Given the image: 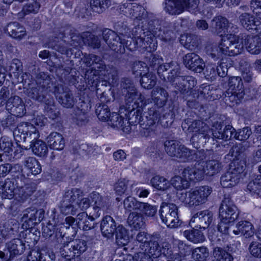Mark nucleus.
I'll return each instance as SVG.
<instances>
[{
    "instance_id": "43",
    "label": "nucleus",
    "mask_w": 261,
    "mask_h": 261,
    "mask_svg": "<svg viewBox=\"0 0 261 261\" xmlns=\"http://www.w3.org/2000/svg\"><path fill=\"white\" fill-rule=\"evenodd\" d=\"M44 109L45 111L46 115L48 117L54 120L56 119L59 115V112L57 109L55 105L54 99L53 97L49 96L46 99L44 100Z\"/></svg>"
},
{
    "instance_id": "31",
    "label": "nucleus",
    "mask_w": 261,
    "mask_h": 261,
    "mask_svg": "<svg viewBox=\"0 0 261 261\" xmlns=\"http://www.w3.org/2000/svg\"><path fill=\"white\" fill-rule=\"evenodd\" d=\"M30 128L34 129V126L31 124L23 123L14 129L13 136L17 144L26 142L25 137L27 133H29Z\"/></svg>"
},
{
    "instance_id": "47",
    "label": "nucleus",
    "mask_w": 261,
    "mask_h": 261,
    "mask_svg": "<svg viewBox=\"0 0 261 261\" xmlns=\"http://www.w3.org/2000/svg\"><path fill=\"white\" fill-rule=\"evenodd\" d=\"M84 196V192L82 190L77 188H72L65 191L63 198L65 200L73 203L80 199Z\"/></svg>"
},
{
    "instance_id": "8",
    "label": "nucleus",
    "mask_w": 261,
    "mask_h": 261,
    "mask_svg": "<svg viewBox=\"0 0 261 261\" xmlns=\"http://www.w3.org/2000/svg\"><path fill=\"white\" fill-rule=\"evenodd\" d=\"M103 40L113 50L119 54L125 52V47L127 48L128 40H126L116 32L109 29H105L102 31Z\"/></svg>"
},
{
    "instance_id": "21",
    "label": "nucleus",
    "mask_w": 261,
    "mask_h": 261,
    "mask_svg": "<svg viewBox=\"0 0 261 261\" xmlns=\"http://www.w3.org/2000/svg\"><path fill=\"white\" fill-rule=\"evenodd\" d=\"M115 220L110 216H105L100 223V230L102 235L108 239L112 238L117 229Z\"/></svg>"
},
{
    "instance_id": "18",
    "label": "nucleus",
    "mask_w": 261,
    "mask_h": 261,
    "mask_svg": "<svg viewBox=\"0 0 261 261\" xmlns=\"http://www.w3.org/2000/svg\"><path fill=\"white\" fill-rule=\"evenodd\" d=\"M232 231L234 235H243L246 238L252 237L254 233V228L253 225L247 221H239L235 226L229 227V232Z\"/></svg>"
},
{
    "instance_id": "62",
    "label": "nucleus",
    "mask_w": 261,
    "mask_h": 261,
    "mask_svg": "<svg viewBox=\"0 0 261 261\" xmlns=\"http://www.w3.org/2000/svg\"><path fill=\"white\" fill-rule=\"evenodd\" d=\"M156 76L151 73L144 74L140 80L141 86L145 89H151L156 84Z\"/></svg>"
},
{
    "instance_id": "6",
    "label": "nucleus",
    "mask_w": 261,
    "mask_h": 261,
    "mask_svg": "<svg viewBox=\"0 0 261 261\" xmlns=\"http://www.w3.org/2000/svg\"><path fill=\"white\" fill-rule=\"evenodd\" d=\"M245 169L243 162L235 161L229 165L228 171L221 177L220 184L224 188H230L236 186L239 182Z\"/></svg>"
},
{
    "instance_id": "54",
    "label": "nucleus",
    "mask_w": 261,
    "mask_h": 261,
    "mask_svg": "<svg viewBox=\"0 0 261 261\" xmlns=\"http://www.w3.org/2000/svg\"><path fill=\"white\" fill-rule=\"evenodd\" d=\"M72 203L62 198L59 206L61 213L64 215H75L77 212L78 208Z\"/></svg>"
},
{
    "instance_id": "34",
    "label": "nucleus",
    "mask_w": 261,
    "mask_h": 261,
    "mask_svg": "<svg viewBox=\"0 0 261 261\" xmlns=\"http://www.w3.org/2000/svg\"><path fill=\"white\" fill-rule=\"evenodd\" d=\"M159 115V112L154 108L148 109V111L143 116L141 125L152 126L156 122Z\"/></svg>"
},
{
    "instance_id": "28",
    "label": "nucleus",
    "mask_w": 261,
    "mask_h": 261,
    "mask_svg": "<svg viewBox=\"0 0 261 261\" xmlns=\"http://www.w3.org/2000/svg\"><path fill=\"white\" fill-rule=\"evenodd\" d=\"M5 32L12 38L18 40L21 39L26 35L24 28L17 22L8 23L5 28Z\"/></svg>"
},
{
    "instance_id": "44",
    "label": "nucleus",
    "mask_w": 261,
    "mask_h": 261,
    "mask_svg": "<svg viewBox=\"0 0 261 261\" xmlns=\"http://www.w3.org/2000/svg\"><path fill=\"white\" fill-rule=\"evenodd\" d=\"M30 148H31L33 152L38 156H46L48 153V147L41 140H36L33 145H30Z\"/></svg>"
},
{
    "instance_id": "35",
    "label": "nucleus",
    "mask_w": 261,
    "mask_h": 261,
    "mask_svg": "<svg viewBox=\"0 0 261 261\" xmlns=\"http://www.w3.org/2000/svg\"><path fill=\"white\" fill-rule=\"evenodd\" d=\"M116 243L119 246L126 245L129 241L128 230L122 225H119L115 231Z\"/></svg>"
},
{
    "instance_id": "20",
    "label": "nucleus",
    "mask_w": 261,
    "mask_h": 261,
    "mask_svg": "<svg viewBox=\"0 0 261 261\" xmlns=\"http://www.w3.org/2000/svg\"><path fill=\"white\" fill-rule=\"evenodd\" d=\"M239 20L241 25L247 30L258 31L261 30L260 21L256 20L254 16L250 13H242L239 17Z\"/></svg>"
},
{
    "instance_id": "33",
    "label": "nucleus",
    "mask_w": 261,
    "mask_h": 261,
    "mask_svg": "<svg viewBox=\"0 0 261 261\" xmlns=\"http://www.w3.org/2000/svg\"><path fill=\"white\" fill-rule=\"evenodd\" d=\"M151 98L156 106L162 107L168 100V93L165 89L156 87L151 91Z\"/></svg>"
},
{
    "instance_id": "1",
    "label": "nucleus",
    "mask_w": 261,
    "mask_h": 261,
    "mask_svg": "<svg viewBox=\"0 0 261 261\" xmlns=\"http://www.w3.org/2000/svg\"><path fill=\"white\" fill-rule=\"evenodd\" d=\"M239 215V211L237 206L229 197L225 196L219 208V231L224 234H229V227Z\"/></svg>"
},
{
    "instance_id": "37",
    "label": "nucleus",
    "mask_w": 261,
    "mask_h": 261,
    "mask_svg": "<svg viewBox=\"0 0 261 261\" xmlns=\"http://www.w3.org/2000/svg\"><path fill=\"white\" fill-rule=\"evenodd\" d=\"M180 142L176 140H166L164 142V147L166 153L170 156L177 158L181 146Z\"/></svg>"
},
{
    "instance_id": "5",
    "label": "nucleus",
    "mask_w": 261,
    "mask_h": 261,
    "mask_svg": "<svg viewBox=\"0 0 261 261\" xmlns=\"http://www.w3.org/2000/svg\"><path fill=\"white\" fill-rule=\"evenodd\" d=\"M144 249L153 258L160 257L162 254L169 259H173L174 260L180 259V255L178 253L173 254L171 249V246L168 242H164L161 246L158 241L154 240H150Z\"/></svg>"
},
{
    "instance_id": "16",
    "label": "nucleus",
    "mask_w": 261,
    "mask_h": 261,
    "mask_svg": "<svg viewBox=\"0 0 261 261\" xmlns=\"http://www.w3.org/2000/svg\"><path fill=\"white\" fill-rule=\"evenodd\" d=\"M182 176L189 181H198L203 179L206 175L205 165L203 162L196 163L194 167H188L184 169L182 173Z\"/></svg>"
},
{
    "instance_id": "51",
    "label": "nucleus",
    "mask_w": 261,
    "mask_h": 261,
    "mask_svg": "<svg viewBox=\"0 0 261 261\" xmlns=\"http://www.w3.org/2000/svg\"><path fill=\"white\" fill-rule=\"evenodd\" d=\"M209 251L207 247H196L192 251V257L195 261H206L209 256Z\"/></svg>"
},
{
    "instance_id": "52",
    "label": "nucleus",
    "mask_w": 261,
    "mask_h": 261,
    "mask_svg": "<svg viewBox=\"0 0 261 261\" xmlns=\"http://www.w3.org/2000/svg\"><path fill=\"white\" fill-rule=\"evenodd\" d=\"M6 230V233L8 238L15 237L19 231V224L15 220H11L3 225Z\"/></svg>"
},
{
    "instance_id": "57",
    "label": "nucleus",
    "mask_w": 261,
    "mask_h": 261,
    "mask_svg": "<svg viewBox=\"0 0 261 261\" xmlns=\"http://www.w3.org/2000/svg\"><path fill=\"white\" fill-rule=\"evenodd\" d=\"M163 61L162 57L159 55L147 54L144 58V62L147 65V68H151L153 69L156 68Z\"/></svg>"
},
{
    "instance_id": "17",
    "label": "nucleus",
    "mask_w": 261,
    "mask_h": 261,
    "mask_svg": "<svg viewBox=\"0 0 261 261\" xmlns=\"http://www.w3.org/2000/svg\"><path fill=\"white\" fill-rule=\"evenodd\" d=\"M212 27L217 34L222 35L225 30L230 33H236L238 31V28L232 23H229L228 20L222 16L215 17L212 20Z\"/></svg>"
},
{
    "instance_id": "27",
    "label": "nucleus",
    "mask_w": 261,
    "mask_h": 261,
    "mask_svg": "<svg viewBox=\"0 0 261 261\" xmlns=\"http://www.w3.org/2000/svg\"><path fill=\"white\" fill-rule=\"evenodd\" d=\"M135 182L127 178H121L115 184V190L118 195L125 194L129 195L132 194V189L135 186Z\"/></svg>"
},
{
    "instance_id": "45",
    "label": "nucleus",
    "mask_w": 261,
    "mask_h": 261,
    "mask_svg": "<svg viewBox=\"0 0 261 261\" xmlns=\"http://www.w3.org/2000/svg\"><path fill=\"white\" fill-rule=\"evenodd\" d=\"M142 203L134 197L127 196L123 201V206L126 211L136 212V211H140Z\"/></svg>"
},
{
    "instance_id": "36",
    "label": "nucleus",
    "mask_w": 261,
    "mask_h": 261,
    "mask_svg": "<svg viewBox=\"0 0 261 261\" xmlns=\"http://www.w3.org/2000/svg\"><path fill=\"white\" fill-rule=\"evenodd\" d=\"M198 228L186 230L184 231V236L190 241L194 243H202L205 240V236Z\"/></svg>"
},
{
    "instance_id": "60",
    "label": "nucleus",
    "mask_w": 261,
    "mask_h": 261,
    "mask_svg": "<svg viewBox=\"0 0 261 261\" xmlns=\"http://www.w3.org/2000/svg\"><path fill=\"white\" fill-rule=\"evenodd\" d=\"M90 198L92 202L94 203L93 206L107 210L108 202L107 199L102 197L99 193L93 192L90 194Z\"/></svg>"
},
{
    "instance_id": "9",
    "label": "nucleus",
    "mask_w": 261,
    "mask_h": 261,
    "mask_svg": "<svg viewBox=\"0 0 261 261\" xmlns=\"http://www.w3.org/2000/svg\"><path fill=\"white\" fill-rule=\"evenodd\" d=\"M221 46L224 55L230 56L238 55L244 50L242 39L232 33L228 34L222 39Z\"/></svg>"
},
{
    "instance_id": "41",
    "label": "nucleus",
    "mask_w": 261,
    "mask_h": 261,
    "mask_svg": "<svg viewBox=\"0 0 261 261\" xmlns=\"http://www.w3.org/2000/svg\"><path fill=\"white\" fill-rule=\"evenodd\" d=\"M23 164L25 167L30 170L32 174L37 175L41 172V167L35 158L33 156H28L25 158Z\"/></svg>"
},
{
    "instance_id": "2",
    "label": "nucleus",
    "mask_w": 261,
    "mask_h": 261,
    "mask_svg": "<svg viewBox=\"0 0 261 261\" xmlns=\"http://www.w3.org/2000/svg\"><path fill=\"white\" fill-rule=\"evenodd\" d=\"M186 121L182 123L183 129L187 128L189 132L194 133L191 142L194 147L198 148L204 146L211 139V129L205 122L201 120H195L187 127Z\"/></svg>"
},
{
    "instance_id": "63",
    "label": "nucleus",
    "mask_w": 261,
    "mask_h": 261,
    "mask_svg": "<svg viewBox=\"0 0 261 261\" xmlns=\"http://www.w3.org/2000/svg\"><path fill=\"white\" fill-rule=\"evenodd\" d=\"M179 66L173 62H170V71L166 74V79L173 83L178 77L181 76Z\"/></svg>"
},
{
    "instance_id": "3",
    "label": "nucleus",
    "mask_w": 261,
    "mask_h": 261,
    "mask_svg": "<svg viewBox=\"0 0 261 261\" xmlns=\"http://www.w3.org/2000/svg\"><path fill=\"white\" fill-rule=\"evenodd\" d=\"M148 29L154 37L165 42L171 40L175 36L174 24L172 22L151 20L148 22Z\"/></svg>"
},
{
    "instance_id": "12",
    "label": "nucleus",
    "mask_w": 261,
    "mask_h": 261,
    "mask_svg": "<svg viewBox=\"0 0 261 261\" xmlns=\"http://www.w3.org/2000/svg\"><path fill=\"white\" fill-rule=\"evenodd\" d=\"M54 93L59 102L64 108H71L75 103V99L69 89L62 85L55 86Z\"/></svg>"
},
{
    "instance_id": "23",
    "label": "nucleus",
    "mask_w": 261,
    "mask_h": 261,
    "mask_svg": "<svg viewBox=\"0 0 261 261\" xmlns=\"http://www.w3.org/2000/svg\"><path fill=\"white\" fill-rule=\"evenodd\" d=\"M244 44L251 54L258 55L261 53V37L258 35L247 36L244 39Z\"/></svg>"
},
{
    "instance_id": "11",
    "label": "nucleus",
    "mask_w": 261,
    "mask_h": 261,
    "mask_svg": "<svg viewBox=\"0 0 261 261\" xmlns=\"http://www.w3.org/2000/svg\"><path fill=\"white\" fill-rule=\"evenodd\" d=\"M164 10L170 15H178L185 9L188 11L194 10L198 6V0H165Z\"/></svg>"
},
{
    "instance_id": "38",
    "label": "nucleus",
    "mask_w": 261,
    "mask_h": 261,
    "mask_svg": "<svg viewBox=\"0 0 261 261\" xmlns=\"http://www.w3.org/2000/svg\"><path fill=\"white\" fill-rule=\"evenodd\" d=\"M127 222L130 227L139 229L144 224V217L141 213L131 212L128 216Z\"/></svg>"
},
{
    "instance_id": "14",
    "label": "nucleus",
    "mask_w": 261,
    "mask_h": 261,
    "mask_svg": "<svg viewBox=\"0 0 261 261\" xmlns=\"http://www.w3.org/2000/svg\"><path fill=\"white\" fill-rule=\"evenodd\" d=\"M213 220V214L208 210L198 212L191 218L190 224L195 223V227L205 229L208 228Z\"/></svg>"
},
{
    "instance_id": "46",
    "label": "nucleus",
    "mask_w": 261,
    "mask_h": 261,
    "mask_svg": "<svg viewBox=\"0 0 261 261\" xmlns=\"http://www.w3.org/2000/svg\"><path fill=\"white\" fill-rule=\"evenodd\" d=\"M84 42L93 48H98L101 46L100 37L90 33L85 32L82 35Z\"/></svg>"
},
{
    "instance_id": "10",
    "label": "nucleus",
    "mask_w": 261,
    "mask_h": 261,
    "mask_svg": "<svg viewBox=\"0 0 261 261\" xmlns=\"http://www.w3.org/2000/svg\"><path fill=\"white\" fill-rule=\"evenodd\" d=\"M228 96L226 101H229L232 106L241 102L244 96V86L242 80L240 76H233L228 82Z\"/></svg>"
},
{
    "instance_id": "29",
    "label": "nucleus",
    "mask_w": 261,
    "mask_h": 261,
    "mask_svg": "<svg viewBox=\"0 0 261 261\" xmlns=\"http://www.w3.org/2000/svg\"><path fill=\"white\" fill-rule=\"evenodd\" d=\"M93 221V219L86 212L80 213L76 216V224H77V228H82L85 231L95 227V225Z\"/></svg>"
},
{
    "instance_id": "59",
    "label": "nucleus",
    "mask_w": 261,
    "mask_h": 261,
    "mask_svg": "<svg viewBox=\"0 0 261 261\" xmlns=\"http://www.w3.org/2000/svg\"><path fill=\"white\" fill-rule=\"evenodd\" d=\"M177 156L181 162H190L193 161L194 150H191L186 147L184 145L181 147Z\"/></svg>"
},
{
    "instance_id": "53",
    "label": "nucleus",
    "mask_w": 261,
    "mask_h": 261,
    "mask_svg": "<svg viewBox=\"0 0 261 261\" xmlns=\"http://www.w3.org/2000/svg\"><path fill=\"white\" fill-rule=\"evenodd\" d=\"M47 95L45 91L42 90L38 86L31 88L28 93L29 97L39 102H44L45 99L48 98Z\"/></svg>"
},
{
    "instance_id": "22",
    "label": "nucleus",
    "mask_w": 261,
    "mask_h": 261,
    "mask_svg": "<svg viewBox=\"0 0 261 261\" xmlns=\"http://www.w3.org/2000/svg\"><path fill=\"white\" fill-rule=\"evenodd\" d=\"M6 248L10 253V258L22 254L25 250V245L20 239H13L6 244Z\"/></svg>"
},
{
    "instance_id": "58",
    "label": "nucleus",
    "mask_w": 261,
    "mask_h": 261,
    "mask_svg": "<svg viewBox=\"0 0 261 261\" xmlns=\"http://www.w3.org/2000/svg\"><path fill=\"white\" fill-rule=\"evenodd\" d=\"M213 255L216 261H232V256L224 249L216 246L213 250Z\"/></svg>"
},
{
    "instance_id": "25",
    "label": "nucleus",
    "mask_w": 261,
    "mask_h": 261,
    "mask_svg": "<svg viewBox=\"0 0 261 261\" xmlns=\"http://www.w3.org/2000/svg\"><path fill=\"white\" fill-rule=\"evenodd\" d=\"M46 140L50 149L62 150L65 145V142L62 135L56 132L51 133Z\"/></svg>"
},
{
    "instance_id": "42",
    "label": "nucleus",
    "mask_w": 261,
    "mask_h": 261,
    "mask_svg": "<svg viewBox=\"0 0 261 261\" xmlns=\"http://www.w3.org/2000/svg\"><path fill=\"white\" fill-rule=\"evenodd\" d=\"M205 171L206 175L208 176L214 175L219 172L222 169V163L217 160H211L207 161L205 163Z\"/></svg>"
},
{
    "instance_id": "40",
    "label": "nucleus",
    "mask_w": 261,
    "mask_h": 261,
    "mask_svg": "<svg viewBox=\"0 0 261 261\" xmlns=\"http://www.w3.org/2000/svg\"><path fill=\"white\" fill-rule=\"evenodd\" d=\"M37 86L45 91V93L47 94L51 86L53 85V82L51 81L50 76L44 72H41L39 73L37 79Z\"/></svg>"
},
{
    "instance_id": "32",
    "label": "nucleus",
    "mask_w": 261,
    "mask_h": 261,
    "mask_svg": "<svg viewBox=\"0 0 261 261\" xmlns=\"http://www.w3.org/2000/svg\"><path fill=\"white\" fill-rule=\"evenodd\" d=\"M83 62L88 67H92V69L98 70H105L106 65L101 58L95 55L89 54L85 56Z\"/></svg>"
},
{
    "instance_id": "61",
    "label": "nucleus",
    "mask_w": 261,
    "mask_h": 261,
    "mask_svg": "<svg viewBox=\"0 0 261 261\" xmlns=\"http://www.w3.org/2000/svg\"><path fill=\"white\" fill-rule=\"evenodd\" d=\"M152 186L159 190L164 191L170 187L169 181L164 177L155 176L151 179Z\"/></svg>"
},
{
    "instance_id": "30",
    "label": "nucleus",
    "mask_w": 261,
    "mask_h": 261,
    "mask_svg": "<svg viewBox=\"0 0 261 261\" xmlns=\"http://www.w3.org/2000/svg\"><path fill=\"white\" fill-rule=\"evenodd\" d=\"M38 211L32 208H28L23 212L21 221L23 222L22 227L23 228L29 229L32 227L36 222Z\"/></svg>"
},
{
    "instance_id": "39",
    "label": "nucleus",
    "mask_w": 261,
    "mask_h": 261,
    "mask_svg": "<svg viewBox=\"0 0 261 261\" xmlns=\"http://www.w3.org/2000/svg\"><path fill=\"white\" fill-rule=\"evenodd\" d=\"M220 70H222L221 66H216L214 64H208L206 67L205 76L207 80L211 81L215 80L217 76H225L226 74L225 71L220 72Z\"/></svg>"
},
{
    "instance_id": "48",
    "label": "nucleus",
    "mask_w": 261,
    "mask_h": 261,
    "mask_svg": "<svg viewBox=\"0 0 261 261\" xmlns=\"http://www.w3.org/2000/svg\"><path fill=\"white\" fill-rule=\"evenodd\" d=\"M124 96L125 100L127 103H130L134 102L135 103H139L140 102H143L144 100V96L141 93L138 92L136 88H134L132 91H128V92L122 93Z\"/></svg>"
},
{
    "instance_id": "49",
    "label": "nucleus",
    "mask_w": 261,
    "mask_h": 261,
    "mask_svg": "<svg viewBox=\"0 0 261 261\" xmlns=\"http://www.w3.org/2000/svg\"><path fill=\"white\" fill-rule=\"evenodd\" d=\"M103 98L102 96L100 97V101L102 102H105V100L102 99ZM95 113L98 118L103 121H107L110 115L111 114L108 106L103 103H99L98 106H96Z\"/></svg>"
},
{
    "instance_id": "64",
    "label": "nucleus",
    "mask_w": 261,
    "mask_h": 261,
    "mask_svg": "<svg viewBox=\"0 0 261 261\" xmlns=\"http://www.w3.org/2000/svg\"><path fill=\"white\" fill-rule=\"evenodd\" d=\"M71 242V247L74 251L75 254L81 255L85 252L87 248V242L82 239L73 240Z\"/></svg>"
},
{
    "instance_id": "55",
    "label": "nucleus",
    "mask_w": 261,
    "mask_h": 261,
    "mask_svg": "<svg viewBox=\"0 0 261 261\" xmlns=\"http://www.w3.org/2000/svg\"><path fill=\"white\" fill-rule=\"evenodd\" d=\"M90 7L93 12L101 13L111 5L110 0H90Z\"/></svg>"
},
{
    "instance_id": "56",
    "label": "nucleus",
    "mask_w": 261,
    "mask_h": 261,
    "mask_svg": "<svg viewBox=\"0 0 261 261\" xmlns=\"http://www.w3.org/2000/svg\"><path fill=\"white\" fill-rule=\"evenodd\" d=\"M221 42L218 46L217 45H211L206 47V53L207 55L214 60H217L224 55V52L221 48Z\"/></svg>"
},
{
    "instance_id": "13",
    "label": "nucleus",
    "mask_w": 261,
    "mask_h": 261,
    "mask_svg": "<svg viewBox=\"0 0 261 261\" xmlns=\"http://www.w3.org/2000/svg\"><path fill=\"white\" fill-rule=\"evenodd\" d=\"M119 12L128 17L141 20L146 16L144 8L137 3H124L119 6Z\"/></svg>"
},
{
    "instance_id": "19",
    "label": "nucleus",
    "mask_w": 261,
    "mask_h": 261,
    "mask_svg": "<svg viewBox=\"0 0 261 261\" xmlns=\"http://www.w3.org/2000/svg\"><path fill=\"white\" fill-rule=\"evenodd\" d=\"M17 185L15 179L7 178L4 182L0 181V194L2 198L8 199L14 198Z\"/></svg>"
},
{
    "instance_id": "24",
    "label": "nucleus",
    "mask_w": 261,
    "mask_h": 261,
    "mask_svg": "<svg viewBox=\"0 0 261 261\" xmlns=\"http://www.w3.org/2000/svg\"><path fill=\"white\" fill-rule=\"evenodd\" d=\"M36 190L34 182L25 184L23 186L17 185L14 198L19 201L23 202L28 198Z\"/></svg>"
},
{
    "instance_id": "4",
    "label": "nucleus",
    "mask_w": 261,
    "mask_h": 261,
    "mask_svg": "<svg viewBox=\"0 0 261 261\" xmlns=\"http://www.w3.org/2000/svg\"><path fill=\"white\" fill-rule=\"evenodd\" d=\"M213 191L212 188L208 186L197 187L188 192L182 193L184 195L185 202L189 207L196 206L205 203Z\"/></svg>"
},
{
    "instance_id": "7",
    "label": "nucleus",
    "mask_w": 261,
    "mask_h": 261,
    "mask_svg": "<svg viewBox=\"0 0 261 261\" xmlns=\"http://www.w3.org/2000/svg\"><path fill=\"white\" fill-rule=\"evenodd\" d=\"M159 215L162 222L168 227L176 228L181 224L178 207L174 203L163 202L160 206Z\"/></svg>"
},
{
    "instance_id": "26",
    "label": "nucleus",
    "mask_w": 261,
    "mask_h": 261,
    "mask_svg": "<svg viewBox=\"0 0 261 261\" xmlns=\"http://www.w3.org/2000/svg\"><path fill=\"white\" fill-rule=\"evenodd\" d=\"M107 122L109 125L113 128L121 129L126 133L130 132L131 127L130 125H126L124 122V118L117 113L114 112L111 113Z\"/></svg>"
},
{
    "instance_id": "50",
    "label": "nucleus",
    "mask_w": 261,
    "mask_h": 261,
    "mask_svg": "<svg viewBox=\"0 0 261 261\" xmlns=\"http://www.w3.org/2000/svg\"><path fill=\"white\" fill-rule=\"evenodd\" d=\"M247 189L252 195L261 196V175H257L248 183Z\"/></svg>"
},
{
    "instance_id": "15",
    "label": "nucleus",
    "mask_w": 261,
    "mask_h": 261,
    "mask_svg": "<svg viewBox=\"0 0 261 261\" xmlns=\"http://www.w3.org/2000/svg\"><path fill=\"white\" fill-rule=\"evenodd\" d=\"M183 63L188 69L197 73L201 72L205 67L202 59L194 53L187 54L183 57Z\"/></svg>"
}]
</instances>
